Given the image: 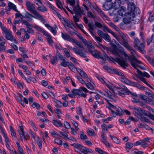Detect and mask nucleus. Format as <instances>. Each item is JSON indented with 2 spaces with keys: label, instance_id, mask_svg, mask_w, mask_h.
<instances>
[{
  "label": "nucleus",
  "instance_id": "nucleus-64",
  "mask_svg": "<svg viewBox=\"0 0 154 154\" xmlns=\"http://www.w3.org/2000/svg\"><path fill=\"white\" fill-rule=\"evenodd\" d=\"M72 92L75 95L79 96V89H75L72 90Z\"/></svg>",
  "mask_w": 154,
  "mask_h": 154
},
{
  "label": "nucleus",
  "instance_id": "nucleus-13",
  "mask_svg": "<svg viewBox=\"0 0 154 154\" xmlns=\"http://www.w3.org/2000/svg\"><path fill=\"white\" fill-rule=\"evenodd\" d=\"M117 46L114 45L113 46L114 48L117 49L121 53V54H123L125 57L126 59H128L129 60H130V58H131V57H130L124 51V49L121 47L119 44H117Z\"/></svg>",
  "mask_w": 154,
  "mask_h": 154
},
{
  "label": "nucleus",
  "instance_id": "nucleus-62",
  "mask_svg": "<svg viewBox=\"0 0 154 154\" xmlns=\"http://www.w3.org/2000/svg\"><path fill=\"white\" fill-rule=\"evenodd\" d=\"M22 22L24 24L27 28L32 27V24H30L28 21L26 20H24Z\"/></svg>",
  "mask_w": 154,
  "mask_h": 154
},
{
  "label": "nucleus",
  "instance_id": "nucleus-24",
  "mask_svg": "<svg viewBox=\"0 0 154 154\" xmlns=\"http://www.w3.org/2000/svg\"><path fill=\"white\" fill-rule=\"evenodd\" d=\"M44 35L46 37V39L49 44L50 45L52 46L54 43V41L51 38V36L47 32Z\"/></svg>",
  "mask_w": 154,
  "mask_h": 154
},
{
  "label": "nucleus",
  "instance_id": "nucleus-43",
  "mask_svg": "<svg viewBox=\"0 0 154 154\" xmlns=\"http://www.w3.org/2000/svg\"><path fill=\"white\" fill-rule=\"evenodd\" d=\"M33 27L37 31H39L42 32L44 35L45 34L46 31H45L44 29H42L40 27L36 25Z\"/></svg>",
  "mask_w": 154,
  "mask_h": 154
},
{
  "label": "nucleus",
  "instance_id": "nucleus-20",
  "mask_svg": "<svg viewBox=\"0 0 154 154\" xmlns=\"http://www.w3.org/2000/svg\"><path fill=\"white\" fill-rule=\"evenodd\" d=\"M89 52L92 54V55L95 57L100 58L101 59H103V57L102 54L97 51H93L91 50Z\"/></svg>",
  "mask_w": 154,
  "mask_h": 154
},
{
  "label": "nucleus",
  "instance_id": "nucleus-26",
  "mask_svg": "<svg viewBox=\"0 0 154 154\" xmlns=\"http://www.w3.org/2000/svg\"><path fill=\"white\" fill-rule=\"evenodd\" d=\"M105 85L108 88H109V89L111 90L113 93H115V91L116 90V88L117 86L113 85L112 84L109 82H107L106 83Z\"/></svg>",
  "mask_w": 154,
  "mask_h": 154
},
{
  "label": "nucleus",
  "instance_id": "nucleus-25",
  "mask_svg": "<svg viewBox=\"0 0 154 154\" xmlns=\"http://www.w3.org/2000/svg\"><path fill=\"white\" fill-rule=\"evenodd\" d=\"M26 13V17H28V16H32L33 17V18H35V19H39L42 21H43L44 19L43 18L42 16L38 13V14L39 15L37 16L35 14H33L34 16H33L31 14L27 12Z\"/></svg>",
  "mask_w": 154,
  "mask_h": 154
},
{
  "label": "nucleus",
  "instance_id": "nucleus-55",
  "mask_svg": "<svg viewBox=\"0 0 154 154\" xmlns=\"http://www.w3.org/2000/svg\"><path fill=\"white\" fill-rule=\"evenodd\" d=\"M57 60L56 56H54L51 58V62L52 64L54 65L57 61Z\"/></svg>",
  "mask_w": 154,
  "mask_h": 154
},
{
  "label": "nucleus",
  "instance_id": "nucleus-35",
  "mask_svg": "<svg viewBox=\"0 0 154 154\" xmlns=\"http://www.w3.org/2000/svg\"><path fill=\"white\" fill-rule=\"evenodd\" d=\"M96 78L99 80L103 84L105 85L108 82L103 77H102L100 76L97 75L96 76Z\"/></svg>",
  "mask_w": 154,
  "mask_h": 154
},
{
  "label": "nucleus",
  "instance_id": "nucleus-11",
  "mask_svg": "<svg viewBox=\"0 0 154 154\" xmlns=\"http://www.w3.org/2000/svg\"><path fill=\"white\" fill-rule=\"evenodd\" d=\"M115 91H117V92H115V94L122 97H124L125 94H129L130 93V91L125 87L122 88L117 86Z\"/></svg>",
  "mask_w": 154,
  "mask_h": 154
},
{
  "label": "nucleus",
  "instance_id": "nucleus-17",
  "mask_svg": "<svg viewBox=\"0 0 154 154\" xmlns=\"http://www.w3.org/2000/svg\"><path fill=\"white\" fill-rule=\"evenodd\" d=\"M128 10L130 12V13L134 14L135 10H137L138 8H136L134 4L132 2H130L128 4Z\"/></svg>",
  "mask_w": 154,
  "mask_h": 154
},
{
  "label": "nucleus",
  "instance_id": "nucleus-14",
  "mask_svg": "<svg viewBox=\"0 0 154 154\" xmlns=\"http://www.w3.org/2000/svg\"><path fill=\"white\" fill-rule=\"evenodd\" d=\"M72 8L74 13L76 15L81 16L83 14V11L78 4H76V5L74 6Z\"/></svg>",
  "mask_w": 154,
  "mask_h": 154
},
{
  "label": "nucleus",
  "instance_id": "nucleus-41",
  "mask_svg": "<svg viewBox=\"0 0 154 154\" xmlns=\"http://www.w3.org/2000/svg\"><path fill=\"white\" fill-rule=\"evenodd\" d=\"M5 139V141L6 147L9 150H11V147L9 143V141L8 136L4 137Z\"/></svg>",
  "mask_w": 154,
  "mask_h": 154
},
{
  "label": "nucleus",
  "instance_id": "nucleus-2",
  "mask_svg": "<svg viewBox=\"0 0 154 154\" xmlns=\"http://www.w3.org/2000/svg\"><path fill=\"white\" fill-rule=\"evenodd\" d=\"M111 74H115L121 76V77L119 78V80L123 83L126 85L136 87L138 86V84L134 82H131L129 80L126 78V76L123 73L119 71L117 69H113L111 70Z\"/></svg>",
  "mask_w": 154,
  "mask_h": 154
},
{
  "label": "nucleus",
  "instance_id": "nucleus-21",
  "mask_svg": "<svg viewBox=\"0 0 154 154\" xmlns=\"http://www.w3.org/2000/svg\"><path fill=\"white\" fill-rule=\"evenodd\" d=\"M11 9L13 10L16 12H17L16 6L14 4L9 2L8 4V6L6 7V10L7 11H9Z\"/></svg>",
  "mask_w": 154,
  "mask_h": 154
},
{
  "label": "nucleus",
  "instance_id": "nucleus-3",
  "mask_svg": "<svg viewBox=\"0 0 154 154\" xmlns=\"http://www.w3.org/2000/svg\"><path fill=\"white\" fill-rule=\"evenodd\" d=\"M107 102L106 107L110 110V115L113 117H115L117 115L121 116L124 114L122 110L119 107H116L112 105L109 102V100L105 99Z\"/></svg>",
  "mask_w": 154,
  "mask_h": 154
},
{
  "label": "nucleus",
  "instance_id": "nucleus-46",
  "mask_svg": "<svg viewBox=\"0 0 154 154\" xmlns=\"http://www.w3.org/2000/svg\"><path fill=\"white\" fill-rule=\"evenodd\" d=\"M127 49L131 53L133 56V57H133L134 58L137 55L136 52L133 50L130 47H129V48H127Z\"/></svg>",
  "mask_w": 154,
  "mask_h": 154
},
{
  "label": "nucleus",
  "instance_id": "nucleus-37",
  "mask_svg": "<svg viewBox=\"0 0 154 154\" xmlns=\"http://www.w3.org/2000/svg\"><path fill=\"white\" fill-rule=\"evenodd\" d=\"M59 132L60 134V137L66 140H67L68 135L66 133H64L61 131H59Z\"/></svg>",
  "mask_w": 154,
  "mask_h": 154
},
{
  "label": "nucleus",
  "instance_id": "nucleus-28",
  "mask_svg": "<svg viewBox=\"0 0 154 154\" xmlns=\"http://www.w3.org/2000/svg\"><path fill=\"white\" fill-rule=\"evenodd\" d=\"M142 112L144 115L148 117L154 121V115L145 110H142Z\"/></svg>",
  "mask_w": 154,
  "mask_h": 154
},
{
  "label": "nucleus",
  "instance_id": "nucleus-59",
  "mask_svg": "<svg viewBox=\"0 0 154 154\" xmlns=\"http://www.w3.org/2000/svg\"><path fill=\"white\" fill-rule=\"evenodd\" d=\"M146 102L147 103L154 106V101L150 98L148 97Z\"/></svg>",
  "mask_w": 154,
  "mask_h": 154
},
{
  "label": "nucleus",
  "instance_id": "nucleus-52",
  "mask_svg": "<svg viewBox=\"0 0 154 154\" xmlns=\"http://www.w3.org/2000/svg\"><path fill=\"white\" fill-rule=\"evenodd\" d=\"M102 38H103L107 42H109L111 41L110 36L107 34H104Z\"/></svg>",
  "mask_w": 154,
  "mask_h": 154
},
{
  "label": "nucleus",
  "instance_id": "nucleus-1",
  "mask_svg": "<svg viewBox=\"0 0 154 154\" xmlns=\"http://www.w3.org/2000/svg\"><path fill=\"white\" fill-rule=\"evenodd\" d=\"M61 36L64 40L72 42L76 45V47L77 48H79L77 49L75 48H72V51L75 54L79 55L80 57H86V55L85 53L84 48L77 40L70 36L69 35L67 34H64L62 32L61 33Z\"/></svg>",
  "mask_w": 154,
  "mask_h": 154
},
{
  "label": "nucleus",
  "instance_id": "nucleus-60",
  "mask_svg": "<svg viewBox=\"0 0 154 154\" xmlns=\"http://www.w3.org/2000/svg\"><path fill=\"white\" fill-rule=\"evenodd\" d=\"M54 142L59 145L62 146L63 145V142L62 140L59 139H55L54 140Z\"/></svg>",
  "mask_w": 154,
  "mask_h": 154
},
{
  "label": "nucleus",
  "instance_id": "nucleus-53",
  "mask_svg": "<svg viewBox=\"0 0 154 154\" xmlns=\"http://www.w3.org/2000/svg\"><path fill=\"white\" fill-rule=\"evenodd\" d=\"M76 77L78 80L82 85H85L86 84L85 82L80 76L77 75L76 76Z\"/></svg>",
  "mask_w": 154,
  "mask_h": 154
},
{
  "label": "nucleus",
  "instance_id": "nucleus-58",
  "mask_svg": "<svg viewBox=\"0 0 154 154\" xmlns=\"http://www.w3.org/2000/svg\"><path fill=\"white\" fill-rule=\"evenodd\" d=\"M56 4L57 7L61 9H62L63 7H62V4L60 0H56Z\"/></svg>",
  "mask_w": 154,
  "mask_h": 154
},
{
  "label": "nucleus",
  "instance_id": "nucleus-34",
  "mask_svg": "<svg viewBox=\"0 0 154 154\" xmlns=\"http://www.w3.org/2000/svg\"><path fill=\"white\" fill-rule=\"evenodd\" d=\"M77 72L79 73L82 77L83 78H87V76H88L87 75L82 69L79 68H77Z\"/></svg>",
  "mask_w": 154,
  "mask_h": 154
},
{
  "label": "nucleus",
  "instance_id": "nucleus-22",
  "mask_svg": "<svg viewBox=\"0 0 154 154\" xmlns=\"http://www.w3.org/2000/svg\"><path fill=\"white\" fill-rule=\"evenodd\" d=\"M83 91L86 93L88 92V90L85 88L83 87H81L79 88V96L85 97L87 94L84 93Z\"/></svg>",
  "mask_w": 154,
  "mask_h": 154
},
{
  "label": "nucleus",
  "instance_id": "nucleus-48",
  "mask_svg": "<svg viewBox=\"0 0 154 154\" xmlns=\"http://www.w3.org/2000/svg\"><path fill=\"white\" fill-rule=\"evenodd\" d=\"M101 127L102 128L103 132L104 133H106L108 131L107 128L106 127V125L104 123H103L101 125Z\"/></svg>",
  "mask_w": 154,
  "mask_h": 154
},
{
  "label": "nucleus",
  "instance_id": "nucleus-9",
  "mask_svg": "<svg viewBox=\"0 0 154 154\" xmlns=\"http://www.w3.org/2000/svg\"><path fill=\"white\" fill-rule=\"evenodd\" d=\"M45 4L61 20L63 19V17L58 12V10L55 7H54L51 3L49 2H46Z\"/></svg>",
  "mask_w": 154,
  "mask_h": 154
},
{
  "label": "nucleus",
  "instance_id": "nucleus-61",
  "mask_svg": "<svg viewBox=\"0 0 154 154\" xmlns=\"http://www.w3.org/2000/svg\"><path fill=\"white\" fill-rule=\"evenodd\" d=\"M94 38V39L96 40L97 42H101L102 41V39L101 38L98 36H97L95 35L94 34H93V35H91Z\"/></svg>",
  "mask_w": 154,
  "mask_h": 154
},
{
  "label": "nucleus",
  "instance_id": "nucleus-42",
  "mask_svg": "<svg viewBox=\"0 0 154 154\" xmlns=\"http://www.w3.org/2000/svg\"><path fill=\"white\" fill-rule=\"evenodd\" d=\"M86 87L91 90H94L95 88V85L93 83L91 84L86 83L85 84Z\"/></svg>",
  "mask_w": 154,
  "mask_h": 154
},
{
  "label": "nucleus",
  "instance_id": "nucleus-6",
  "mask_svg": "<svg viewBox=\"0 0 154 154\" xmlns=\"http://www.w3.org/2000/svg\"><path fill=\"white\" fill-rule=\"evenodd\" d=\"M2 33L3 35L5 36V38L8 40L13 42L16 44H17V42L15 38L12 35V32L11 30L6 28L2 31Z\"/></svg>",
  "mask_w": 154,
  "mask_h": 154
},
{
  "label": "nucleus",
  "instance_id": "nucleus-19",
  "mask_svg": "<svg viewBox=\"0 0 154 154\" xmlns=\"http://www.w3.org/2000/svg\"><path fill=\"white\" fill-rule=\"evenodd\" d=\"M131 13H127L124 15L123 21L125 23H129L131 22Z\"/></svg>",
  "mask_w": 154,
  "mask_h": 154
},
{
  "label": "nucleus",
  "instance_id": "nucleus-12",
  "mask_svg": "<svg viewBox=\"0 0 154 154\" xmlns=\"http://www.w3.org/2000/svg\"><path fill=\"white\" fill-rule=\"evenodd\" d=\"M105 92V93L99 91V95L103 98L107 97L110 99H112V97L113 96L112 93L107 89H106Z\"/></svg>",
  "mask_w": 154,
  "mask_h": 154
},
{
  "label": "nucleus",
  "instance_id": "nucleus-31",
  "mask_svg": "<svg viewBox=\"0 0 154 154\" xmlns=\"http://www.w3.org/2000/svg\"><path fill=\"white\" fill-rule=\"evenodd\" d=\"M85 46H87L88 50L89 51L92 50V49H94V47L92 45V44L89 42L86 41L84 42Z\"/></svg>",
  "mask_w": 154,
  "mask_h": 154
},
{
  "label": "nucleus",
  "instance_id": "nucleus-51",
  "mask_svg": "<svg viewBox=\"0 0 154 154\" xmlns=\"http://www.w3.org/2000/svg\"><path fill=\"white\" fill-rule=\"evenodd\" d=\"M25 62L31 68L32 70H34L33 67H35V66L34 64H33V63L30 61H26Z\"/></svg>",
  "mask_w": 154,
  "mask_h": 154
},
{
  "label": "nucleus",
  "instance_id": "nucleus-57",
  "mask_svg": "<svg viewBox=\"0 0 154 154\" xmlns=\"http://www.w3.org/2000/svg\"><path fill=\"white\" fill-rule=\"evenodd\" d=\"M100 49L102 50L104 49L106 50L107 51H109V48L105 46H104L103 45L100 44H99L97 46Z\"/></svg>",
  "mask_w": 154,
  "mask_h": 154
},
{
  "label": "nucleus",
  "instance_id": "nucleus-29",
  "mask_svg": "<svg viewBox=\"0 0 154 154\" xmlns=\"http://www.w3.org/2000/svg\"><path fill=\"white\" fill-rule=\"evenodd\" d=\"M121 1L120 0H116L113 3L112 7L114 9L119 8L121 6Z\"/></svg>",
  "mask_w": 154,
  "mask_h": 154
},
{
  "label": "nucleus",
  "instance_id": "nucleus-7",
  "mask_svg": "<svg viewBox=\"0 0 154 154\" xmlns=\"http://www.w3.org/2000/svg\"><path fill=\"white\" fill-rule=\"evenodd\" d=\"M111 52L115 56L120 57V55L116 50L114 49L112 50ZM116 60L119 64L124 68L125 69L126 67L128 66V64L124 60H121L120 57L116 58Z\"/></svg>",
  "mask_w": 154,
  "mask_h": 154
},
{
  "label": "nucleus",
  "instance_id": "nucleus-10",
  "mask_svg": "<svg viewBox=\"0 0 154 154\" xmlns=\"http://www.w3.org/2000/svg\"><path fill=\"white\" fill-rule=\"evenodd\" d=\"M26 5L27 10L32 13L33 14H35L37 16L39 15L38 12L35 10V5L29 1H26Z\"/></svg>",
  "mask_w": 154,
  "mask_h": 154
},
{
  "label": "nucleus",
  "instance_id": "nucleus-5",
  "mask_svg": "<svg viewBox=\"0 0 154 154\" xmlns=\"http://www.w3.org/2000/svg\"><path fill=\"white\" fill-rule=\"evenodd\" d=\"M134 47L136 49L142 54L146 53L144 49L145 47L144 44L140 42V40L137 38H134Z\"/></svg>",
  "mask_w": 154,
  "mask_h": 154
},
{
  "label": "nucleus",
  "instance_id": "nucleus-15",
  "mask_svg": "<svg viewBox=\"0 0 154 154\" xmlns=\"http://www.w3.org/2000/svg\"><path fill=\"white\" fill-rule=\"evenodd\" d=\"M96 9L103 20L108 21L109 20V18L102 11L101 9L99 8L98 7L96 6Z\"/></svg>",
  "mask_w": 154,
  "mask_h": 154
},
{
  "label": "nucleus",
  "instance_id": "nucleus-23",
  "mask_svg": "<svg viewBox=\"0 0 154 154\" xmlns=\"http://www.w3.org/2000/svg\"><path fill=\"white\" fill-rule=\"evenodd\" d=\"M117 41L126 49H128L129 47H130L128 41L127 39L121 41L119 38Z\"/></svg>",
  "mask_w": 154,
  "mask_h": 154
},
{
  "label": "nucleus",
  "instance_id": "nucleus-56",
  "mask_svg": "<svg viewBox=\"0 0 154 154\" xmlns=\"http://www.w3.org/2000/svg\"><path fill=\"white\" fill-rule=\"evenodd\" d=\"M133 146H134L133 144L130 142H128L126 144V148L129 150L131 149Z\"/></svg>",
  "mask_w": 154,
  "mask_h": 154
},
{
  "label": "nucleus",
  "instance_id": "nucleus-63",
  "mask_svg": "<svg viewBox=\"0 0 154 154\" xmlns=\"http://www.w3.org/2000/svg\"><path fill=\"white\" fill-rule=\"evenodd\" d=\"M32 106L34 108L36 107L38 109H39L40 108V105L36 102H34L33 103L32 105Z\"/></svg>",
  "mask_w": 154,
  "mask_h": 154
},
{
  "label": "nucleus",
  "instance_id": "nucleus-27",
  "mask_svg": "<svg viewBox=\"0 0 154 154\" xmlns=\"http://www.w3.org/2000/svg\"><path fill=\"white\" fill-rule=\"evenodd\" d=\"M88 26L89 27L88 30L91 35H93L94 34L93 31L95 29V26L93 22L89 23L88 24Z\"/></svg>",
  "mask_w": 154,
  "mask_h": 154
},
{
  "label": "nucleus",
  "instance_id": "nucleus-16",
  "mask_svg": "<svg viewBox=\"0 0 154 154\" xmlns=\"http://www.w3.org/2000/svg\"><path fill=\"white\" fill-rule=\"evenodd\" d=\"M78 147L80 148L82 150V153L84 154H88L92 153V151L91 149L87 147L84 146L82 145H79Z\"/></svg>",
  "mask_w": 154,
  "mask_h": 154
},
{
  "label": "nucleus",
  "instance_id": "nucleus-39",
  "mask_svg": "<svg viewBox=\"0 0 154 154\" xmlns=\"http://www.w3.org/2000/svg\"><path fill=\"white\" fill-rule=\"evenodd\" d=\"M16 143L18 151L19 154H25L23 149L21 147L20 143L17 141Z\"/></svg>",
  "mask_w": 154,
  "mask_h": 154
},
{
  "label": "nucleus",
  "instance_id": "nucleus-40",
  "mask_svg": "<svg viewBox=\"0 0 154 154\" xmlns=\"http://www.w3.org/2000/svg\"><path fill=\"white\" fill-rule=\"evenodd\" d=\"M42 4V5L38 7L37 10L42 12L47 11H48L47 8Z\"/></svg>",
  "mask_w": 154,
  "mask_h": 154
},
{
  "label": "nucleus",
  "instance_id": "nucleus-36",
  "mask_svg": "<svg viewBox=\"0 0 154 154\" xmlns=\"http://www.w3.org/2000/svg\"><path fill=\"white\" fill-rule=\"evenodd\" d=\"M137 72L140 76L146 77V78H149L150 77V75L146 72H144L142 73L140 70H137Z\"/></svg>",
  "mask_w": 154,
  "mask_h": 154
},
{
  "label": "nucleus",
  "instance_id": "nucleus-30",
  "mask_svg": "<svg viewBox=\"0 0 154 154\" xmlns=\"http://www.w3.org/2000/svg\"><path fill=\"white\" fill-rule=\"evenodd\" d=\"M71 145L75 147L74 149L76 152L79 154H81L82 153V150L80 148L78 147V146H79V145H81V144L79 143H74L71 144Z\"/></svg>",
  "mask_w": 154,
  "mask_h": 154
},
{
  "label": "nucleus",
  "instance_id": "nucleus-49",
  "mask_svg": "<svg viewBox=\"0 0 154 154\" xmlns=\"http://www.w3.org/2000/svg\"><path fill=\"white\" fill-rule=\"evenodd\" d=\"M80 138L82 140H85L87 139L86 135L84 134L83 131H81L80 132Z\"/></svg>",
  "mask_w": 154,
  "mask_h": 154
},
{
  "label": "nucleus",
  "instance_id": "nucleus-45",
  "mask_svg": "<svg viewBox=\"0 0 154 154\" xmlns=\"http://www.w3.org/2000/svg\"><path fill=\"white\" fill-rule=\"evenodd\" d=\"M63 51L64 55L67 58L69 57H70V52L66 48L63 49Z\"/></svg>",
  "mask_w": 154,
  "mask_h": 154
},
{
  "label": "nucleus",
  "instance_id": "nucleus-8",
  "mask_svg": "<svg viewBox=\"0 0 154 154\" xmlns=\"http://www.w3.org/2000/svg\"><path fill=\"white\" fill-rule=\"evenodd\" d=\"M129 61L131 66L137 70H137H139L138 69V67L142 69H145L143 66L138 65L139 64H141V62L135 58L132 57L131 58H130Z\"/></svg>",
  "mask_w": 154,
  "mask_h": 154
},
{
  "label": "nucleus",
  "instance_id": "nucleus-54",
  "mask_svg": "<svg viewBox=\"0 0 154 154\" xmlns=\"http://www.w3.org/2000/svg\"><path fill=\"white\" fill-rule=\"evenodd\" d=\"M95 150L100 154H108L106 152L98 148H95Z\"/></svg>",
  "mask_w": 154,
  "mask_h": 154
},
{
  "label": "nucleus",
  "instance_id": "nucleus-33",
  "mask_svg": "<svg viewBox=\"0 0 154 154\" xmlns=\"http://www.w3.org/2000/svg\"><path fill=\"white\" fill-rule=\"evenodd\" d=\"M69 69L74 72L77 71V69L78 68H75L74 64L71 62H69L68 66Z\"/></svg>",
  "mask_w": 154,
  "mask_h": 154
},
{
  "label": "nucleus",
  "instance_id": "nucleus-47",
  "mask_svg": "<svg viewBox=\"0 0 154 154\" xmlns=\"http://www.w3.org/2000/svg\"><path fill=\"white\" fill-rule=\"evenodd\" d=\"M69 62L66 61L65 59H63L60 65L61 66L64 67L68 66Z\"/></svg>",
  "mask_w": 154,
  "mask_h": 154
},
{
  "label": "nucleus",
  "instance_id": "nucleus-50",
  "mask_svg": "<svg viewBox=\"0 0 154 154\" xmlns=\"http://www.w3.org/2000/svg\"><path fill=\"white\" fill-rule=\"evenodd\" d=\"M38 139L37 140V144L39 147V148L41 149L42 147V141L40 139L39 137H37Z\"/></svg>",
  "mask_w": 154,
  "mask_h": 154
},
{
  "label": "nucleus",
  "instance_id": "nucleus-32",
  "mask_svg": "<svg viewBox=\"0 0 154 154\" xmlns=\"http://www.w3.org/2000/svg\"><path fill=\"white\" fill-rule=\"evenodd\" d=\"M52 123L54 125L57 127H62L63 125V123L59 120L53 119Z\"/></svg>",
  "mask_w": 154,
  "mask_h": 154
},
{
  "label": "nucleus",
  "instance_id": "nucleus-4",
  "mask_svg": "<svg viewBox=\"0 0 154 154\" xmlns=\"http://www.w3.org/2000/svg\"><path fill=\"white\" fill-rule=\"evenodd\" d=\"M117 12L119 16H116L113 18L114 21L116 22L119 21L121 19V17H122L124 15H125L127 13H126V8L125 7L122 6L117 11L116 9L114 10L112 13L114 14H116Z\"/></svg>",
  "mask_w": 154,
  "mask_h": 154
},
{
  "label": "nucleus",
  "instance_id": "nucleus-44",
  "mask_svg": "<svg viewBox=\"0 0 154 154\" xmlns=\"http://www.w3.org/2000/svg\"><path fill=\"white\" fill-rule=\"evenodd\" d=\"M109 136L115 143L119 144L120 143V140L116 137L112 136L110 134H109Z\"/></svg>",
  "mask_w": 154,
  "mask_h": 154
},
{
  "label": "nucleus",
  "instance_id": "nucleus-38",
  "mask_svg": "<svg viewBox=\"0 0 154 154\" xmlns=\"http://www.w3.org/2000/svg\"><path fill=\"white\" fill-rule=\"evenodd\" d=\"M11 132V134L12 138L15 139L16 137V131L13 129L12 126L11 125L9 126Z\"/></svg>",
  "mask_w": 154,
  "mask_h": 154
},
{
  "label": "nucleus",
  "instance_id": "nucleus-18",
  "mask_svg": "<svg viewBox=\"0 0 154 154\" xmlns=\"http://www.w3.org/2000/svg\"><path fill=\"white\" fill-rule=\"evenodd\" d=\"M45 26L54 34L55 35L57 32L56 29L57 27L56 25H54L53 27L51 26L49 24L46 23L45 24Z\"/></svg>",
  "mask_w": 154,
  "mask_h": 154
}]
</instances>
